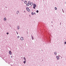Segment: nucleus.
Returning a JSON list of instances; mask_svg holds the SVG:
<instances>
[{
  "mask_svg": "<svg viewBox=\"0 0 66 66\" xmlns=\"http://www.w3.org/2000/svg\"><path fill=\"white\" fill-rule=\"evenodd\" d=\"M17 38H20V37L19 36H17Z\"/></svg>",
  "mask_w": 66,
  "mask_h": 66,
  "instance_id": "obj_18",
  "label": "nucleus"
},
{
  "mask_svg": "<svg viewBox=\"0 0 66 66\" xmlns=\"http://www.w3.org/2000/svg\"><path fill=\"white\" fill-rule=\"evenodd\" d=\"M33 3H31L30 4V5H31V6L33 5Z\"/></svg>",
  "mask_w": 66,
  "mask_h": 66,
  "instance_id": "obj_8",
  "label": "nucleus"
},
{
  "mask_svg": "<svg viewBox=\"0 0 66 66\" xmlns=\"http://www.w3.org/2000/svg\"><path fill=\"white\" fill-rule=\"evenodd\" d=\"M28 4H29V3H31V2H30V1H29L28 2Z\"/></svg>",
  "mask_w": 66,
  "mask_h": 66,
  "instance_id": "obj_15",
  "label": "nucleus"
},
{
  "mask_svg": "<svg viewBox=\"0 0 66 66\" xmlns=\"http://www.w3.org/2000/svg\"><path fill=\"white\" fill-rule=\"evenodd\" d=\"M24 60H25V61H26V58L24 57Z\"/></svg>",
  "mask_w": 66,
  "mask_h": 66,
  "instance_id": "obj_14",
  "label": "nucleus"
},
{
  "mask_svg": "<svg viewBox=\"0 0 66 66\" xmlns=\"http://www.w3.org/2000/svg\"><path fill=\"white\" fill-rule=\"evenodd\" d=\"M27 2L26 1H25L24 2V3L25 4H26V3H27Z\"/></svg>",
  "mask_w": 66,
  "mask_h": 66,
  "instance_id": "obj_10",
  "label": "nucleus"
},
{
  "mask_svg": "<svg viewBox=\"0 0 66 66\" xmlns=\"http://www.w3.org/2000/svg\"><path fill=\"white\" fill-rule=\"evenodd\" d=\"M16 33L17 35H18V32H17V31H16Z\"/></svg>",
  "mask_w": 66,
  "mask_h": 66,
  "instance_id": "obj_22",
  "label": "nucleus"
},
{
  "mask_svg": "<svg viewBox=\"0 0 66 66\" xmlns=\"http://www.w3.org/2000/svg\"><path fill=\"white\" fill-rule=\"evenodd\" d=\"M61 58H62V57Z\"/></svg>",
  "mask_w": 66,
  "mask_h": 66,
  "instance_id": "obj_35",
  "label": "nucleus"
},
{
  "mask_svg": "<svg viewBox=\"0 0 66 66\" xmlns=\"http://www.w3.org/2000/svg\"><path fill=\"white\" fill-rule=\"evenodd\" d=\"M17 28L18 30H19V26H18L17 27Z\"/></svg>",
  "mask_w": 66,
  "mask_h": 66,
  "instance_id": "obj_9",
  "label": "nucleus"
},
{
  "mask_svg": "<svg viewBox=\"0 0 66 66\" xmlns=\"http://www.w3.org/2000/svg\"><path fill=\"white\" fill-rule=\"evenodd\" d=\"M21 40H23V37H21Z\"/></svg>",
  "mask_w": 66,
  "mask_h": 66,
  "instance_id": "obj_6",
  "label": "nucleus"
},
{
  "mask_svg": "<svg viewBox=\"0 0 66 66\" xmlns=\"http://www.w3.org/2000/svg\"><path fill=\"white\" fill-rule=\"evenodd\" d=\"M24 64H26V61H24L23 62Z\"/></svg>",
  "mask_w": 66,
  "mask_h": 66,
  "instance_id": "obj_13",
  "label": "nucleus"
},
{
  "mask_svg": "<svg viewBox=\"0 0 66 66\" xmlns=\"http://www.w3.org/2000/svg\"><path fill=\"white\" fill-rule=\"evenodd\" d=\"M34 14L35 15H36V13H35V12H34Z\"/></svg>",
  "mask_w": 66,
  "mask_h": 66,
  "instance_id": "obj_24",
  "label": "nucleus"
},
{
  "mask_svg": "<svg viewBox=\"0 0 66 66\" xmlns=\"http://www.w3.org/2000/svg\"><path fill=\"white\" fill-rule=\"evenodd\" d=\"M7 34V35H8L9 34V32H7V33H6Z\"/></svg>",
  "mask_w": 66,
  "mask_h": 66,
  "instance_id": "obj_23",
  "label": "nucleus"
},
{
  "mask_svg": "<svg viewBox=\"0 0 66 66\" xmlns=\"http://www.w3.org/2000/svg\"><path fill=\"white\" fill-rule=\"evenodd\" d=\"M22 0V1H23V0Z\"/></svg>",
  "mask_w": 66,
  "mask_h": 66,
  "instance_id": "obj_31",
  "label": "nucleus"
},
{
  "mask_svg": "<svg viewBox=\"0 0 66 66\" xmlns=\"http://www.w3.org/2000/svg\"><path fill=\"white\" fill-rule=\"evenodd\" d=\"M26 10L28 12H30L29 11H30L29 9V8L28 7H26Z\"/></svg>",
  "mask_w": 66,
  "mask_h": 66,
  "instance_id": "obj_1",
  "label": "nucleus"
},
{
  "mask_svg": "<svg viewBox=\"0 0 66 66\" xmlns=\"http://www.w3.org/2000/svg\"><path fill=\"white\" fill-rule=\"evenodd\" d=\"M38 12H39L38 10H37L36 11V12L37 13H38Z\"/></svg>",
  "mask_w": 66,
  "mask_h": 66,
  "instance_id": "obj_20",
  "label": "nucleus"
},
{
  "mask_svg": "<svg viewBox=\"0 0 66 66\" xmlns=\"http://www.w3.org/2000/svg\"><path fill=\"white\" fill-rule=\"evenodd\" d=\"M4 20L5 21V20H6V18H4Z\"/></svg>",
  "mask_w": 66,
  "mask_h": 66,
  "instance_id": "obj_11",
  "label": "nucleus"
},
{
  "mask_svg": "<svg viewBox=\"0 0 66 66\" xmlns=\"http://www.w3.org/2000/svg\"><path fill=\"white\" fill-rule=\"evenodd\" d=\"M5 7H6V8H7V7H6V6Z\"/></svg>",
  "mask_w": 66,
  "mask_h": 66,
  "instance_id": "obj_29",
  "label": "nucleus"
},
{
  "mask_svg": "<svg viewBox=\"0 0 66 66\" xmlns=\"http://www.w3.org/2000/svg\"><path fill=\"white\" fill-rule=\"evenodd\" d=\"M31 7V8H32V6H30L29 7Z\"/></svg>",
  "mask_w": 66,
  "mask_h": 66,
  "instance_id": "obj_25",
  "label": "nucleus"
},
{
  "mask_svg": "<svg viewBox=\"0 0 66 66\" xmlns=\"http://www.w3.org/2000/svg\"><path fill=\"white\" fill-rule=\"evenodd\" d=\"M62 10L63 12V9H62Z\"/></svg>",
  "mask_w": 66,
  "mask_h": 66,
  "instance_id": "obj_26",
  "label": "nucleus"
},
{
  "mask_svg": "<svg viewBox=\"0 0 66 66\" xmlns=\"http://www.w3.org/2000/svg\"><path fill=\"white\" fill-rule=\"evenodd\" d=\"M35 7H35V6H33V8L34 9H35Z\"/></svg>",
  "mask_w": 66,
  "mask_h": 66,
  "instance_id": "obj_21",
  "label": "nucleus"
},
{
  "mask_svg": "<svg viewBox=\"0 0 66 66\" xmlns=\"http://www.w3.org/2000/svg\"><path fill=\"white\" fill-rule=\"evenodd\" d=\"M60 25H61V22H60Z\"/></svg>",
  "mask_w": 66,
  "mask_h": 66,
  "instance_id": "obj_27",
  "label": "nucleus"
},
{
  "mask_svg": "<svg viewBox=\"0 0 66 66\" xmlns=\"http://www.w3.org/2000/svg\"><path fill=\"white\" fill-rule=\"evenodd\" d=\"M31 14H32V15H34V13L32 12L31 13Z\"/></svg>",
  "mask_w": 66,
  "mask_h": 66,
  "instance_id": "obj_16",
  "label": "nucleus"
},
{
  "mask_svg": "<svg viewBox=\"0 0 66 66\" xmlns=\"http://www.w3.org/2000/svg\"><path fill=\"white\" fill-rule=\"evenodd\" d=\"M11 57H13V56H11Z\"/></svg>",
  "mask_w": 66,
  "mask_h": 66,
  "instance_id": "obj_28",
  "label": "nucleus"
},
{
  "mask_svg": "<svg viewBox=\"0 0 66 66\" xmlns=\"http://www.w3.org/2000/svg\"><path fill=\"white\" fill-rule=\"evenodd\" d=\"M56 58L57 59V60H59L60 59V58L59 57L57 56H56Z\"/></svg>",
  "mask_w": 66,
  "mask_h": 66,
  "instance_id": "obj_2",
  "label": "nucleus"
},
{
  "mask_svg": "<svg viewBox=\"0 0 66 66\" xmlns=\"http://www.w3.org/2000/svg\"><path fill=\"white\" fill-rule=\"evenodd\" d=\"M31 38L32 40H34V38L33 37V36H32V34L31 35Z\"/></svg>",
  "mask_w": 66,
  "mask_h": 66,
  "instance_id": "obj_4",
  "label": "nucleus"
},
{
  "mask_svg": "<svg viewBox=\"0 0 66 66\" xmlns=\"http://www.w3.org/2000/svg\"><path fill=\"white\" fill-rule=\"evenodd\" d=\"M65 3H66V2H65Z\"/></svg>",
  "mask_w": 66,
  "mask_h": 66,
  "instance_id": "obj_34",
  "label": "nucleus"
},
{
  "mask_svg": "<svg viewBox=\"0 0 66 66\" xmlns=\"http://www.w3.org/2000/svg\"><path fill=\"white\" fill-rule=\"evenodd\" d=\"M52 22H52V21L51 22V23H52Z\"/></svg>",
  "mask_w": 66,
  "mask_h": 66,
  "instance_id": "obj_32",
  "label": "nucleus"
},
{
  "mask_svg": "<svg viewBox=\"0 0 66 66\" xmlns=\"http://www.w3.org/2000/svg\"><path fill=\"white\" fill-rule=\"evenodd\" d=\"M29 4H28V3L26 4V5L27 6H29Z\"/></svg>",
  "mask_w": 66,
  "mask_h": 66,
  "instance_id": "obj_12",
  "label": "nucleus"
},
{
  "mask_svg": "<svg viewBox=\"0 0 66 66\" xmlns=\"http://www.w3.org/2000/svg\"><path fill=\"white\" fill-rule=\"evenodd\" d=\"M55 10H57V8L56 7H55Z\"/></svg>",
  "mask_w": 66,
  "mask_h": 66,
  "instance_id": "obj_17",
  "label": "nucleus"
},
{
  "mask_svg": "<svg viewBox=\"0 0 66 66\" xmlns=\"http://www.w3.org/2000/svg\"><path fill=\"white\" fill-rule=\"evenodd\" d=\"M42 50V51H43V50Z\"/></svg>",
  "mask_w": 66,
  "mask_h": 66,
  "instance_id": "obj_33",
  "label": "nucleus"
},
{
  "mask_svg": "<svg viewBox=\"0 0 66 66\" xmlns=\"http://www.w3.org/2000/svg\"><path fill=\"white\" fill-rule=\"evenodd\" d=\"M24 12L26 13V11H24Z\"/></svg>",
  "mask_w": 66,
  "mask_h": 66,
  "instance_id": "obj_30",
  "label": "nucleus"
},
{
  "mask_svg": "<svg viewBox=\"0 0 66 66\" xmlns=\"http://www.w3.org/2000/svg\"><path fill=\"white\" fill-rule=\"evenodd\" d=\"M54 54H55V55H56V52H55Z\"/></svg>",
  "mask_w": 66,
  "mask_h": 66,
  "instance_id": "obj_19",
  "label": "nucleus"
},
{
  "mask_svg": "<svg viewBox=\"0 0 66 66\" xmlns=\"http://www.w3.org/2000/svg\"><path fill=\"white\" fill-rule=\"evenodd\" d=\"M33 6H35V7H36V4H34Z\"/></svg>",
  "mask_w": 66,
  "mask_h": 66,
  "instance_id": "obj_7",
  "label": "nucleus"
},
{
  "mask_svg": "<svg viewBox=\"0 0 66 66\" xmlns=\"http://www.w3.org/2000/svg\"><path fill=\"white\" fill-rule=\"evenodd\" d=\"M9 54H10V55H12V52H11V51H9Z\"/></svg>",
  "mask_w": 66,
  "mask_h": 66,
  "instance_id": "obj_3",
  "label": "nucleus"
},
{
  "mask_svg": "<svg viewBox=\"0 0 66 66\" xmlns=\"http://www.w3.org/2000/svg\"><path fill=\"white\" fill-rule=\"evenodd\" d=\"M19 13V11H17L16 12V13L17 14H18V13Z\"/></svg>",
  "mask_w": 66,
  "mask_h": 66,
  "instance_id": "obj_5",
  "label": "nucleus"
}]
</instances>
